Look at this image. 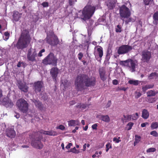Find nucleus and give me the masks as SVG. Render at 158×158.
Instances as JSON below:
<instances>
[{"mask_svg":"<svg viewBox=\"0 0 158 158\" xmlns=\"http://www.w3.org/2000/svg\"><path fill=\"white\" fill-rule=\"evenodd\" d=\"M96 81L95 77H89L87 74H82L77 76L75 80L74 84L76 90L81 91L85 89V86H94L95 85Z\"/></svg>","mask_w":158,"mask_h":158,"instance_id":"f257e3e1","label":"nucleus"},{"mask_svg":"<svg viewBox=\"0 0 158 158\" xmlns=\"http://www.w3.org/2000/svg\"><path fill=\"white\" fill-rule=\"evenodd\" d=\"M31 38L28 30L24 29L21 33L20 36L16 44L18 49H23L26 48L30 43Z\"/></svg>","mask_w":158,"mask_h":158,"instance_id":"f03ea898","label":"nucleus"},{"mask_svg":"<svg viewBox=\"0 0 158 158\" xmlns=\"http://www.w3.org/2000/svg\"><path fill=\"white\" fill-rule=\"evenodd\" d=\"M96 8L95 6L87 4L82 10V19L85 21L89 19L94 13Z\"/></svg>","mask_w":158,"mask_h":158,"instance_id":"7ed1b4c3","label":"nucleus"},{"mask_svg":"<svg viewBox=\"0 0 158 158\" xmlns=\"http://www.w3.org/2000/svg\"><path fill=\"white\" fill-rule=\"evenodd\" d=\"M58 59L53 53L50 52L42 61V63L45 65H52L56 66L57 65Z\"/></svg>","mask_w":158,"mask_h":158,"instance_id":"20e7f679","label":"nucleus"},{"mask_svg":"<svg viewBox=\"0 0 158 158\" xmlns=\"http://www.w3.org/2000/svg\"><path fill=\"white\" fill-rule=\"evenodd\" d=\"M31 138L32 139L31 143V145L34 148L38 149H41L43 147V145L41 142L42 136L37 137L31 134Z\"/></svg>","mask_w":158,"mask_h":158,"instance_id":"39448f33","label":"nucleus"},{"mask_svg":"<svg viewBox=\"0 0 158 158\" xmlns=\"http://www.w3.org/2000/svg\"><path fill=\"white\" fill-rule=\"evenodd\" d=\"M16 105L21 112L25 113L27 111L28 104L24 99L20 98L16 102Z\"/></svg>","mask_w":158,"mask_h":158,"instance_id":"423d86ee","label":"nucleus"},{"mask_svg":"<svg viewBox=\"0 0 158 158\" xmlns=\"http://www.w3.org/2000/svg\"><path fill=\"white\" fill-rule=\"evenodd\" d=\"M119 14L120 17L123 18H128L131 15V12L129 9L125 5L119 6Z\"/></svg>","mask_w":158,"mask_h":158,"instance_id":"0eeeda50","label":"nucleus"},{"mask_svg":"<svg viewBox=\"0 0 158 158\" xmlns=\"http://www.w3.org/2000/svg\"><path fill=\"white\" fill-rule=\"evenodd\" d=\"M37 56V54L35 49L31 48L28 49L27 54V58L28 60L32 62H36L37 60L36 58Z\"/></svg>","mask_w":158,"mask_h":158,"instance_id":"6e6552de","label":"nucleus"},{"mask_svg":"<svg viewBox=\"0 0 158 158\" xmlns=\"http://www.w3.org/2000/svg\"><path fill=\"white\" fill-rule=\"evenodd\" d=\"M133 49L132 47L128 45H123L118 48L117 52L119 55L127 53Z\"/></svg>","mask_w":158,"mask_h":158,"instance_id":"1a4fd4ad","label":"nucleus"},{"mask_svg":"<svg viewBox=\"0 0 158 158\" xmlns=\"http://www.w3.org/2000/svg\"><path fill=\"white\" fill-rule=\"evenodd\" d=\"M152 57L151 52L148 50L143 51L142 52L141 60L143 63H148Z\"/></svg>","mask_w":158,"mask_h":158,"instance_id":"9d476101","label":"nucleus"},{"mask_svg":"<svg viewBox=\"0 0 158 158\" xmlns=\"http://www.w3.org/2000/svg\"><path fill=\"white\" fill-rule=\"evenodd\" d=\"M59 70L56 67H53L50 69V72L51 77H52L53 81L56 82L57 78L59 73Z\"/></svg>","mask_w":158,"mask_h":158,"instance_id":"9b49d317","label":"nucleus"},{"mask_svg":"<svg viewBox=\"0 0 158 158\" xmlns=\"http://www.w3.org/2000/svg\"><path fill=\"white\" fill-rule=\"evenodd\" d=\"M1 104L6 108H11L13 105V102L8 97H7L3 98L1 101Z\"/></svg>","mask_w":158,"mask_h":158,"instance_id":"f8f14e48","label":"nucleus"},{"mask_svg":"<svg viewBox=\"0 0 158 158\" xmlns=\"http://www.w3.org/2000/svg\"><path fill=\"white\" fill-rule=\"evenodd\" d=\"M43 83L42 81H38L34 83L33 89L36 93L40 92L42 89Z\"/></svg>","mask_w":158,"mask_h":158,"instance_id":"ddd939ff","label":"nucleus"},{"mask_svg":"<svg viewBox=\"0 0 158 158\" xmlns=\"http://www.w3.org/2000/svg\"><path fill=\"white\" fill-rule=\"evenodd\" d=\"M103 48L101 46H99L97 48V50L95 51L94 52L96 59L98 60V58L97 57L98 56L100 60L102 59V57L103 56Z\"/></svg>","mask_w":158,"mask_h":158,"instance_id":"4468645a","label":"nucleus"},{"mask_svg":"<svg viewBox=\"0 0 158 158\" xmlns=\"http://www.w3.org/2000/svg\"><path fill=\"white\" fill-rule=\"evenodd\" d=\"M6 135L8 137L11 138H14L16 136V132L13 129L9 128L6 130Z\"/></svg>","mask_w":158,"mask_h":158,"instance_id":"2eb2a0df","label":"nucleus"},{"mask_svg":"<svg viewBox=\"0 0 158 158\" xmlns=\"http://www.w3.org/2000/svg\"><path fill=\"white\" fill-rule=\"evenodd\" d=\"M17 85L19 89L22 91L26 93L28 91V86L25 84L20 81L18 82Z\"/></svg>","mask_w":158,"mask_h":158,"instance_id":"dca6fc26","label":"nucleus"},{"mask_svg":"<svg viewBox=\"0 0 158 158\" xmlns=\"http://www.w3.org/2000/svg\"><path fill=\"white\" fill-rule=\"evenodd\" d=\"M33 102L34 103L35 106L41 110H45L46 108L43 106L41 102L38 100L33 99L32 100Z\"/></svg>","mask_w":158,"mask_h":158,"instance_id":"f3484780","label":"nucleus"},{"mask_svg":"<svg viewBox=\"0 0 158 158\" xmlns=\"http://www.w3.org/2000/svg\"><path fill=\"white\" fill-rule=\"evenodd\" d=\"M99 73L101 80L103 81H105L106 77L105 76L106 71L105 69L103 68L100 69Z\"/></svg>","mask_w":158,"mask_h":158,"instance_id":"a211bd4d","label":"nucleus"},{"mask_svg":"<svg viewBox=\"0 0 158 158\" xmlns=\"http://www.w3.org/2000/svg\"><path fill=\"white\" fill-rule=\"evenodd\" d=\"M53 41H52V46H55L59 44L60 41L56 35L53 34Z\"/></svg>","mask_w":158,"mask_h":158,"instance_id":"6ab92c4d","label":"nucleus"},{"mask_svg":"<svg viewBox=\"0 0 158 158\" xmlns=\"http://www.w3.org/2000/svg\"><path fill=\"white\" fill-rule=\"evenodd\" d=\"M21 15L18 11H14L13 17L15 21H18Z\"/></svg>","mask_w":158,"mask_h":158,"instance_id":"aec40b11","label":"nucleus"},{"mask_svg":"<svg viewBox=\"0 0 158 158\" xmlns=\"http://www.w3.org/2000/svg\"><path fill=\"white\" fill-rule=\"evenodd\" d=\"M135 66L136 64L135 61L132 60H130V64L129 68L130 69V70L132 72L135 71Z\"/></svg>","mask_w":158,"mask_h":158,"instance_id":"412c9836","label":"nucleus"},{"mask_svg":"<svg viewBox=\"0 0 158 158\" xmlns=\"http://www.w3.org/2000/svg\"><path fill=\"white\" fill-rule=\"evenodd\" d=\"M149 113L146 109H143L142 112V117L144 119H147L149 117Z\"/></svg>","mask_w":158,"mask_h":158,"instance_id":"4be33fe9","label":"nucleus"},{"mask_svg":"<svg viewBox=\"0 0 158 158\" xmlns=\"http://www.w3.org/2000/svg\"><path fill=\"white\" fill-rule=\"evenodd\" d=\"M99 118L102 121L106 123H109L110 121V118L108 115H101Z\"/></svg>","mask_w":158,"mask_h":158,"instance_id":"5701e85b","label":"nucleus"},{"mask_svg":"<svg viewBox=\"0 0 158 158\" xmlns=\"http://www.w3.org/2000/svg\"><path fill=\"white\" fill-rule=\"evenodd\" d=\"M46 131H45L43 130H41L38 131H33L32 133V135L34 136L38 137L39 136H42L40 134H43L45 135Z\"/></svg>","mask_w":158,"mask_h":158,"instance_id":"b1692460","label":"nucleus"},{"mask_svg":"<svg viewBox=\"0 0 158 158\" xmlns=\"http://www.w3.org/2000/svg\"><path fill=\"white\" fill-rule=\"evenodd\" d=\"M131 60V59H130L125 61H121L120 62V64L125 66L129 67L130 64V60Z\"/></svg>","mask_w":158,"mask_h":158,"instance_id":"393cba45","label":"nucleus"},{"mask_svg":"<svg viewBox=\"0 0 158 158\" xmlns=\"http://www.w3.org/2000/svg\"><path fill=\"white\" fill-rule=\"evenodd\" d=\"M68 125L69 126H73L78 125L79 124V122L78 120H71L68 121Z\"/></svg>","mask_w":158,"mask_h":158,"instance_id":"a878e982","label":"nucleus"},{"mask_svg":"<svg viewBox=\"0 0 158 158\" xmlns=\"http://www.w3.org/2000/svg\"><path fill=\"white\" fill-rule=\"evenodd\" d=\"M123 118H122V120L123 122L130 121L131 119V116L130 115H123Z\"/></svg>","mask_w":158,"mask_h":158,"instance_id":"bb28decb","label":"nucleus"},{"mask_svg":"<svg viewBox=\"0 0 158 158\" xmlns=\"http://www.w3.org/2000/svg\"><path fill=\"white\" fill-rule=\"evenodd\" d=\"M157 92H156L155 91H153L152 90H149L147 92V97H152L155 96L156 94H157Z\"/></svg>","mask_w":158,"mask_h":158,"instance_id":"cd10ccee","label":"nucleus"},{"mask_svg":"<svg viewBox=\"0 0 158 158\" xmlns=\"http://www.w3.org/2000/svg\"><path fill=\"white\" fill-rule=\"evenodd\" d=\"M141 137L140 136L135 135V141L134 142V145L135 146L141 140Z\"/></svg>","mask_w":158,"mask_h":158,"instance_id":"c85d7f7f","label":"nucleus"},{"mask_svg":"<svg viewBox=\"0 0 158 158\" xmlns=\"http://www.w3.org/2000/svg\"><path fill=\"white\" fill-rule=\"evenodd\" d=\"M112 53V51L110 48H108L106 51V59L107 60H109L110 59V55Z\"/></svg>","mask_w":158,"mask_h":158,"instance_id":"c756f323","label":"nucleus"},{"mask_svg":"<svg viewBox=\"0 0 158 158\" xmlns=\"http://www.w3.org/2000/svg\"><path fill=\"white\" fill-rule=\"evenodd\" d=\"M45 132H46L45 135H49L56 136L57 135V133L56 131H46Z\"/></svg>","mask_w":158,"mask_h":158,"instance_id":"7c9ffc66","label":"nucleus"},{"mask_svg":"<svg viewBox=\"0 0 158 158\" xmlns=\"http://www.w3.org/2000/svg\"><path fill=\"white\" fill-rule=\"evenodd\" d=\"M128 83L131 85H137L139 83V81L138 80H131L128 81Z\"/></svg>","mask_w":158,"mask_h":158,"instance_id":"2f4dec72","label":"nucleus"},{"mask_svg":"<svg viewBox=\"0 0 158 158\" xmlns=\"http://www.w3.org/2000/svg\"><path fill=\"white\" fill-rule=\"evenodd\" d=\"M107 5L110 10H112L115 7V4L111 2L107 3Z\"/></svg>","mask_w":158,"mask_h":158,"instance_id":"473e14b6","label":"nucleus"},{"mask_svg":"<svg viewBox=\"0 0 158 158\" xmlns=\"http://www.w3.org/2000/svg\"><path fill=\"white\" fill-rule=\"evenodd\" d=\"M131 119L133 120H136L139 117V114L138 113H136L135 114L131 115Z\"/></svg>","mask_w":158,"mask_h":158,"instance_id":"72a5a7b5","label":"nucleus"},{"mask_svg":"<svg viewBox=\"0 0 158 158\" xmlns=\"http://www.w3.org/2000/svg\"><path fill=\"white\" fill-rule=\"evenodd\" d=\"M151 127L152 129L157 128L158 127V123L157 122L152 123Z\"/></svg>","mask_w":158,"mask_h":158,"instance_id":"f704fd0d","label":"nucleus"},{"mask_svg":"<svg viewBox=\"0 0 158 158\" xmlns=\"http://www.w3.org/2000/svg\"><path fill=\"white\" fill-rule=\"evenodd\" d=\"M156 101V98H147V101L149 103H153L155 102Z\"/></svg>","mask_w":158,"mask_h":158,"instance_id":"c9c22d12","label":"nucleus"},{"mask_svg":"<svg viewBox=\"0 0 158 158\" xmlns=\"http://www.w3.org/2000/svg\"><path fill=\"white\" fill-rule=\"evenodd\" d=\"M45 39L47 43L51 45L52 44V40L50 37L47 36Z\"/></svg>","mask_w":158,"mask_h":158,"instance_id":"e433bc0d","label":"nucleus"},{"mask_svg":"<svg viewBox=\"0 0 158 158\" xmlns=\"http://www.w3.org/2000/svg\"><path fill=\"white\" fill-rule=\"evenodd\" d=\"M122 31V27L119 25L117 26V27L115 28V31L116 32H121Z\"/></svg>","mask_w":158,"mask_h":158,"instance_id":"4c0bfd02","label":"nucleus"},{"mask_svg":"<svg viewBox=\"0 0 158 158\" xmlns=\"http://www.w3.org/2000/svg\"><path fill=\"white\" fill-rule=\"evenodd\" d=\"M106 151L107 152L109 150V149L111 148H112V145L110 143H108L106 145Z\"/></svg>","mask_w":158,"mask_h":158,"instance_id":"58836bf2","label":"nucleus"},{"mask_svg":"<svg viewBox=\"0 0 158 158\" xmlns=\"http://www.w3.org/2000/svg\"><path fill=\"white\" fill-rule=\"evenodd\" d=\"M153 18V19L158 20V11H156L154 14Z\"/></svg>","mask_w":158,"mask_h":158,"instance_id":"ea45409f","label":"nucleus"},{"mask_svg":"<svg viewBox=\"0 0 158 158\" xmlns=\"http://www.w3.org/2000/svg\"><path fill=\"white\" fill-rule=\"evenodd\" d=\"M125 21V23L126 24H127L130 22H134L135 21V20L131 18L128 17V18Z\"/></svg>","mask_w":158,"mask_h":158,"instance_id":"a19ab883","label":"nucleus"},{"mask_svg":"<svg viewBox=\"0 0 158 158\" xmlns=\"http://www.w3.org/2000/svg\"><path fill=\"white\" fill-rule=\"evenodd\" d=\"M134 125L133 123L132 122H129L127 125V126L128 127L127 130H129L131 129L132 127Z\"/></svg>","mask_w":158,"mask_h":158,"instance_id":"79ce46f5","label":"nucleus"},{"mask_svg":"<svg viewBox=\"0 0 158 158\" xmlns=\"http://www.w3.org/2000/svg\"><path fill=\"white\" fill-rule=\"evenodd\" d=\"M70 152L75 153H78L79 152V151L77 150L75 147L73 148H71Z\"/></svg>","mask_w":158,"mask_h":158,"instance_id":"37998d69","label":"nucleus"},{"mask_svg":"<svg viewBox=\"0 0 158 158\" xmlns=\"http://www.w3.org/2000/svg\"><path fill=\"white\" fill-rule=\"evenodd\" d=\"M156 151L155 148H148L146 151V152L148 153L151 152H154Z\"/></svg>","mask_w":158,"mask_h":158,"instance_id":"c03bdc74","label":"nucleus"},{"mask_svg":"<svg viewBox=\"0 0 158 158\" xmlns=\"http://www.w3.org/2000/svg\"><path fill=\"white\" fill-rule=\"evenodd\" d=\"M150 135H152L154 137H158V133L156 131H152L150 132Z\"/></svg>","mask_w":158,"mask_h":158,"instance_id":"a18cd8bd","label":"nucleus"},{"mask_svg":"<svg viewBox=\"0 0 158 158\" xmlns=\"http://www.w3.org/2000/svg\"><path fill=\"white\" fill-rule=\"evenodd\" d=\"M4 35L6 36L5 39L6 40H7L10 36V33L8 31H6L4 33Z\"/></svg>","mask_w":158,"mask_h":158,"instance_id":"49530a36","label":"nucleus"},{"mask_svg":"<svg viewBox=\"0 0 158 158\" xmlns=\"http://www.w3.org/2000/svg\"><path fill=\"white\" fill-rule=\"evenodd\" d=\"M41 5L44 7H46L48 6L49 4L48 2H44L42 3Z\"/></svg>","mask_w":158,"mask_h":158,"instance_id":"de8ad7c7","label":"nucleus"},{"mask_svg":"<svg viewBox=\"0 0 158 158\" xmlns=\"http://www.w3.org/2000/svg\"><path fill=\"white\" fill-rule=\"evenodd\" d=\"M45 51V50L44 49H43L40 50L38 54V56L39 57H41L43 55L42 54V53L44 52Z\"/></svg>","mask_w":158,"mask_h":158,"instance_id":"09e8293b","label":"nucleus"},{"mask_svg":"<svg viewBox=\"0 0 158 158\" xmlns=\"http://www.w3.org/2000/svg\"><path fill=\"white\" fill-rule=\"evenodd\" d=\"M77 2V0H69V4L70 6L73 5L75 2Z\"/></svg>","mask_w":158,"mask_h":158,"instance_id":"8fccbe9b","label":"nucleus"},{"mask_svg":"<svg viewBox=\"0 0 158 158\" xmlns=\"http://www.w3.org/2000/svg\"><path fill=\"white\" fill-rule=\"evenodd\" d=\"M78 58L79 60H81L83 56V54L81 52H80L78 55Z\"/></svg>","mask_w":158,"mask_h":158,"instance_id":"3c124183","label":"nucleus"},{"mask_svg":"<svg viewBox=\"0 0 158 158\" xmlns=\"http://www.w3.org/2000/svg\"><path fill=\"white\" fill-rule=\"evenodd\" d=\"M148 89L146 85H143L142 86V90L144 93H145Z\"/></svg>","mask_w":158,"mask_h":158,"instance_id":"603ef678","label":"nucleus"},{"mask_svg":"<svg viewBox=\"0 0 158 158\" xmlns=\"http://www.w3.org/2000/svg\"><path fill=\"white\" fill-rule=\"evenodd\" d=\"M120 137H119L118 138V139L116 137H114L113 138V140L114 142H115L116 143H118L121 141V140L118 139H120Z\"/></svg>","mask_w":158,"mask_h":158,"instance_id":"864d4df0","label":"nucleus"},{"mask_svg":"<svg viewBox=\"0 0 158 158\" xmlns=\"http://www.w3.org/2000/svg\"><path fill=\"white\" fill-rule=\"evenodd\" d=\"M152 0H143V2L146 5H148Z\"/></svg>","mask_w":158,"mask_h":158,"instance_id":"5fc2aeb1","label":"nucleus"},{"mask_svg":"<svg viewBox=\"0 0 158 158\" xmlns=\"http://www.w3.org/2000/svg\"><path fill=\"white\" fill-rule=\"evenodd\" d=\"M57 128L63 131L65 129V127L64 126L62 125H60L59 126L57 127Z\"/></svg>","mask_w":158,"mask_h":158,"instance_id":"6e6d98bb","label":"nucleus"},{"mask_svg":"<svg viewBox=\"0 0 158 158\" xmlns=\"http://www.w3.org/2000/svg\"><path fill=\"white\" fill-rule=\"evenodd\" d=\"M81 108L83 109H85L86 108V107L88 106V105L85 104H81Z\"/></svg>","mask_w":158,"mask_h":158,"instance_id":"4d7b16f0","label":"nucleus"},{"mask_svg":"<svg viewBox=\"0 0 158 158\" xmlns=\"http://www.w3.org/2000/svg\"><path fill=\"white\" fill-rule=\"evenodd\" d=\"M156 75V73H151L149 76H148V77L149 78H151L153 77H154Z\"/></svg>","mask_w":158,"mask_h":158,"instance_id":"13d9d810","label":"nucleus"},{"mask_svg":"<svg viewBox=\"0 0 158 158\" xmlns=\"http://www.w3.org/2000/svg\"><path fill=\"white\" fill-rule=\"evenodd\" d=\"M97 124L96 123L93 125L92 126V128L94 130H96L97 129Z\"/></svg>","mask_w":158,"mask_h":158,"instance_id":"bf43d9fd","label":"nucleus"},{"mask_svg":"<svg viewBox=\"0 0 158 158\" xmlns=\"http://www.w3.org/2000/svg\"><path fill=\"white\" fill-rule=\"evenodd\" d=\"M72 144L71 143H69L68 144L67 146H66L65 148L67 149H69L71 146H72Z\"/></svg>","mask_w":158,"mask_h":158,"instance_id":"052dcab7","label":"nucleus"},{"mask_svg":"<svg viewBox=\"0 0 158 158\" xmlns=\"http://www.w3.org/2000/svg\"><path fill=\"white\" fill-rule=\"evenodd\" d=\"M146 85L148 89L152 88L154 86V85L153 84L147 85Z\"/></svg>","mask_w":158,"mask_h":158,"instance_id":"680f3d73","label":"nucleus"},{"mask_svg":"<svg viewBox=\"0 0 158 158\" xmlns=\"http://www.w3.org/2000/svg\"><path fill=\"white\" fill-rule=\"evenodd\" d=\"M112 83L114 85H117L118 84V81L117 80L114 79Z\"/></svg>","mask_w":158,"mask_h":158,"instance_id":"e2e57ef3","label":"nucleus"},{"mask_svg":"<svg viewBox=\"0 0 158 158\" xmlns=\"http://www.w3.org/2000/svg\"><path fill=\"white\" fill-rule=\"evenodd\" d=\"M141 95V94L140 92H138L137 94V95L135 96V97L137 98H139Z\"/></svg>","mask_w":158,"mask_h":158,"instance_id":"0e129e2a","label":"nucleus"},{"mask_svg":"<svg viewBox=\"0 0 158 158\" xmlns=\"http://www.w3.org/2000/svg\"><path fill=\"white\" fill-rule=\"evenodd\" d=\"M147 124H148V123H141V126L142 127H145L146 126V125Z\"/></svg>","mask_w":158,"mask_h":158,"instance_id":"69168bd1","label":"nucleus"},{"mask_svg":"<svg viewBox=\"0 0 158 158\" xmlns=\"http://www.w3.org/2000/svg\"><path fill=\"white\" fill-rule=\"evenodd\" d=\"M76 103V102L75 101H72L70 102L69 104L70 105H74Z\"/></svg>","mask_w":158,"mask_h":158,"instance_id":"338daca9","label":"nucleus"},{"mask_svg":"<svg viewBox=\"0 0 158 158\" xmlns=\"http://www.w3.org/2000/svg\"><path fill=\"white\" fill-rule=\"evenodd\" d=\"M153 23L154 24L156 25L158 23V20H156L155 19H153Z\"/></svg>","mask_w":158,"mask_h":158,"instance_id":"774afa93","label":"nucleus"}]
</instances>
